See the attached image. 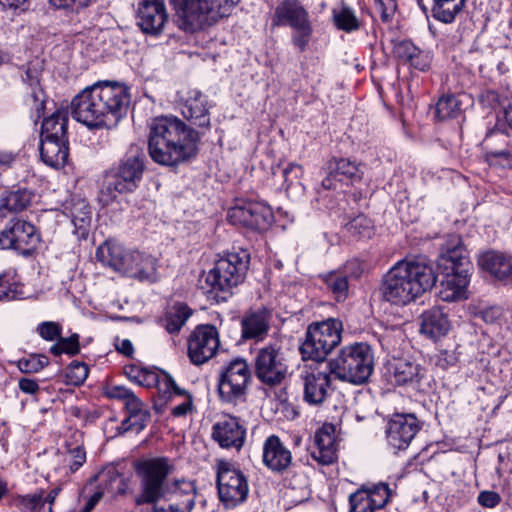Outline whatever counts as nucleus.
Segmentation results:
<instances>
[{"label":"nucleus","mask_w":512,"mask_h":512,"mask_svg":"<svg viewBox=\"0 0 512 512\" xmlns=\"http://www.w3.org/2000/svg\"><path fill=\"white\" fill-rule=\"evenodd\" d=\"M130 98L118 82L99 81L78 93L71 102L73 118L89 128L116 125L126 114Z\"/></svg>","instance_id":"f257e3e1"},{"label":"nucleus","mask_w":512,"mask_h":512,"mask_svg":"<svg viewBox=\"0 0 512 512\" xmlns=\"http://www.w3.org/2000/svg\"><path fill=\"white\" fill-rule=\"evenodd\" d=\"M436 283L433 268L421 261L400 260L383 276L380 294L384 301L406 306Z\"/></svg>","instance_id":"f03ea898"},{"label":"nucleus","mask_w":512,"mask_h":512,"mask_svg":"<svg viewBox=\"0 0 512 512\" xmlns=\"http://www.w3.org/2000/svg\"><path fill=\"white\" fill-rule=\"evenodd\" d=\"M133 468L139 480V492L134 499L137 506L161 501L163 496L176 491V483L190 482L185 479L168 481L175 467L167 457L142 458L133 463Z\"/></svg>","instance_id":"7ed1b4c3"},{"label":"nucleus","mask_w":512,"mask_h":512,"mask_svg":"<svg viewBox=\"0 0 512 512\" xmlns=\"http://www.w3.org/2000/svg\"><path fill=\"white\" fill-rule=\"evenodd\" d=\"M144 153L137 145H132L118 167L107 171L99 191V201L108 205L119 194L134 191L144 171Z\"/></svg>","instance_id":"20e7f679"},{"label":"nucleus","mask_w":512,"mask_h":512,"mask_svg":"<svg viewBox=\"0 0 512 512\" xmlns=\"http://www.w3.org/2000/svg\"><path fill=\"white\" fill-rule=\"evenodd\" d=\"M176 12L178 27L196 32L231 14L240 0H170Z\"/></svg>","instance_id":"39448f33"},{"label":"nucleus","mask_w":512,"mask_h":512,"mask_svg":"<svg viewBox=\"0 0 512 512\" xmlns=\"http://www.w3.org/2000/svg\"><path fill=\"white\" fill-rule=\"evenodd\" d=\"M439 265L445 269L440 282L439 297L446 302L467 299L472 265L460 240L441 256Z\"/></svg>","instance_id":"423d86ee"},{"label":"nucleus","mask_w":512,"mask_h":512,"mask_svg":"<svg viewBox=\"0 0 512 512\" xmlns=\"http://www.w3.org/2000/svg\"><path fill=\"white\" fill-rule=\"evenodd\" d=\"M96 258L114 271L139 280L152 279L157 260L140 251H127L120 244L105 242L96 251Z\"/></svg>","instance_id":"0eeeda50"},{"label":"nucleus","mask_w":512,"mask_h":512,"mask_svg":"<svg viewBox=\"0 0 512 512\" xmlns=\"http://www.w3.org/2000/svg\"><path fill=\"white\" fill-rule=\"evenodd\" d=\"M331 374L341 381L361 385L368 381L374 369L371 347L366 343H355L343 347L338 355L328 362Z\"/></svg>","instance_id":"6e6552de"},{"label":"nucleus","mask_w":512,"mask_h":512,"mask_svg":"<svg viewBox=\"0 0 512 512\" xmlns=\"http://www.w3.org/2000/svg\"><path fill=\"white\" fill-rule=\"evenodd\" d=\"M342 330V322L334 318L310 324L300 348L303 357L323 361L340 344Z\"/></svg>","instance_id":"1a4fd4ad"},{"label":"nucleus","mask_w":512,"mask_h":512,"mask_svg":"<svg viewBox=\"0 0 512 512\" xmlns=\"http://www.w3.org/2000/svg\"><path fill=\"white\" fill-rule=\"evenodd\" d=\"M248 264L249 254L246 251L228 253L220 258L205 279L209 292H229L243 281Z\"/></svg>","instance_id":"9d476101"},{"label":"nucleus","mask_w":512,"mask_h":512,"mask_svg":"<svg viewBox=\"0 0 512 512\" xmlns=\"http://www.w3.org/2000/svg\"><path fill=\"white\" fill-rule=\"evenodd\" d=\"M135 379L141 385L156 384L160 399L164 403L174 404L171 409L173 416L183 417L192 411L193 398L191 394L180 388L170 374L163 372L158 375L154 372L140 371Z\"/></svg>","instance_id":"9b49d317"},{"label":"nucleus","mask_w":512,"mask_h":512,"mask_svg":"<svg viewBox=\"0 0 512 512\" xmlns=\"http://www.w3.org/2000/svg\"><path fill=\"white\" fill-rule=\"evenodd\" d=\"M217 489L219 499L226 508H234L243 503L249 493L246 476L226 460L217 462Z\"/></svg>","instance_id":"f8f14e48"},{"label":"nucleus","mask_w":512,"mask_h":512,"mask_svg":"<svg viewBox=\"0 0 512 512\" xmlns=\"http://www.w3.org/2000/svg\"><path fill=\"white\" fill-rule=\"evenodd\" d=\"M253 364L256 377L265 385H278L288 375L287 360L281 348L276 345H267L257 349Z\"/></svg>","instance_id":"ddd939ff"},{"label":"nucleus","mask_w":512,"mask_h":512,"mask_svg":"<svg viewBox=\"0 0 512 512\" xmlns=\"http://www.w3.org/2000/svg\"><path fill=\"white\" fill-rule=\"evenodd\" d=\"M251 379L245 359L236 358L223 367L218 381V393L222 401L236 403L243 400Z\"/></svg>","instance_id":"4468645a"},{"label":"nucleus","mask_w":512,"mask_h":512,"mask_svg":"<svg viewBox=\"0 0 512 512\" xmlns=\"http://www.w3.org/2000/svg\"><path fill=\"white\" fill-rule=\"evenodd\" d=\"M219 345V334L214 326H198L189 337L188 356L193 364L202 365L215 356Z\"/></svg>","instance_id":"2eb2a0df"},{"label":"nucleus","mask_w":512,"mask_h":512,"mask_svg":"<svg viewBox=\"0 0 512 512\" xmlns=\"http://www.w3.org/2000/svg\"><path fill=\"white\" fill-rule=\"evenodd\" d=\"M38 239L35 226L17 218L11 219L0 232V246L3 249H14L21 253L29 252Z\"/></svg>","instance_id":"dca6fc26"},{"label":"nucleus","mask_w":512,"mask_h":512,"mask_svg":"<svg viewBox=\"0 0 512 512\" xmlns=\"http://www.w3.org/2000/svg\"><path fill=\"white\" fill-rule=\"evenodd\" d=\"M420 430V424L414 414L396 413L386 426V440L395 451L405 450Z\"/></svg>","instance_id":"f3484780"},{"label":"nucleus","mask_w":512,"mask_h":512,"mask_svg":"<svg viewBox=\"0 0 512 512\" xmlns=\"http://www.w3.org/2000/svg\"><path fill=\"white\" fill-rule=\"evenodd\" d=\"M228 218L234 225H242L253 230L263 231L272 224L274 216L271 208L266 204L249 202L230 209Z\"/></svg>","instance_id":"a211bd4d"},{"label":"nucleus","mask_w":512,"mask_h":512,"mask_svg":"<svg viewBox=\"0 0 512 512\" xmlns=\"http://www.w3.org/2000/svg\"><path fill=\"white\" fill-rule=\"evenodd\" d=\"M164 0H139L136 10L137 24L145 33L157 36L168 22Z\"/></svg>","instance_id":"6ab92c4d"},{"label":"nucleus","mask_w":512,"mask_h":512,"mask_svg":"<svg viewBox=\"0 0 512 512\" xmlns=\"http://www.w3.org/2000/svg\"><path fill=\"white\" fill-rule=\"evenodd\" d=\"M300 378L303 382L304 400L311 405L323 403L330 386L329 374L322 371L317 364H304L300 368Z\"/></svg>","instance_id":"aec40b11"},{"label":"nucleus","mask_w":512,"mask_h":512,"mask_svg":"<svg viewBox=\"0 0 512 512\" xmlns=\"http://www.w3.org/2000/svg\"><path fill=\"white\" fill-rule=\"evenodd\" d=\"M175 485L176 491L163 496V502L148 503L147 505H152L148 512H191L196 501L194 482H180Z\"/></svg>","instance_id":"412c9836"},{"label":"nucleus","mask_w":512,"mask_h":512,"mask_svg":"<svg viewBox=\"0 0 512 512\" xmlns=\"http://www.w3.org/2000/svg\"><path fill=\"white\" fill-rule=\"evenodd\" d=\"M148 140V151L150 157L158 164L173 166L184 162L196 155V141H187L182 144H170L161 141Z\"/></svg>","instance_id":"4be33fe9"},{"label":"nucleus","mask_w":512,"mask_h":512,"mask_svg":"<svg viewBox=\"0 0 512 512\" xmlns=\"http://www.w3.org/2000/svg\"><path fill=\"white\" fill-rule=\"evenodd\" d=\"M148 140H154L156 143L161 141V144L163 141L170 144L196 141L181 120L170 117H159L152 121Z\"/></svg>","instance_id":"5701e85b"},{"label":"nucleus","mask_w":512,"mask_h":512,"mask_svg":"<svg viewBox=\"0 0 512 512\" xmlns=\"http://www.w3.org/2000/svg\"><path fill=\"white\" fill-rule=\"evenodd\" d=\"M246 429L237 417L223 416L212 428V438L221 448L240 450L244 444Z\"/></svg>","instance_id":"b1692460"},{"label":"nucleus","mask_w":512,"mask_h":512,"mask_svg":"<svg viewBox=\"0 0 512 512\" xmlns=\"http://www.w3.org/2000/svg\"><path fill=\"white\" fill-rule=\"evenodd\" d=\"M181 113L198 127L208 128L210 125L207 97L196 89L181 96Z\"/></svg>","instance_id":"393cba45"},{"label":"nucleus","mask_w":512,"mask_h":512,"mask_svg":"<svg viewBox=\"0 0 512 512\" xmlns=\"http://www.w3.org/2000/svg\"><path fill=\"white\" fill-rule=\"evenodd\" d=\"M262 458L264 465L277 473L286 471L292 463L291 451L276 435H271L264 441Z\"/></svg>","instance_id":"a878e982"},{"label":"nucleus","mask_w":512,"mask_h":512,"mask_svg":"<svg viewBox=\"0 0 512 512\" xmlns=\"http://www.w3.org/2000/svg\"><path fill=\"white\" fill-rule=\"evenodd\" d=\"M388 370L397 385L419 383L425 374V369L411 357L393 358Z\"/></svg>","instance_id":"bb28decb"},{"label":"nucleus","mask_w":512,"mask_h":512,"mask_svg":"<svg viewBox=\"0 0 512 512\" xmlns=\"http://www.w3.org/2000/svg\"><path fill=\"white\" fill-rule=\"evenodd\" d=\"M485 159L491 166L512 167V152L508 148L507 137L503 133L492 132L484 141Z\"/></svg>","instance_id":"cd10ccee"},{"label":"nucleus","mask_w":512,"mask_h":512,"mask_svg":"<svg viewBox=\"0 0 512 512\" xmlns=\"http://www.w3.org/2000/svg\"><path fill=\"white\" fill-rule=\"evenodd\" d=\"M308 21H310L309 14L299 1L283 0L275 8L272 25H288L293 29Z\"/></svg>","instance_id":"c85d7f7f"},{"label":"nucleus","mask_w":512,"mask_h":512,"mask_svg":"<svg viewBox=\"0 0 512 512\" xmlns=\"http://www.w3.org/2000/svg\"><path fill=\"white\" fill-rule=\"evenodd\" d=\"M481 269L500 281L512 280V256L503 252L487 251L478 258Z\"/></svg>","instance_id":"c756f323"},{"label":"nucleus","mask_w":512,"mask_h":512,"mask_svg":"<svg viewBox=\"0 0 512 512\" xmlns=\"http://www.w3.org/2000/svg\"><path fill=\"white\" fill-rule=\"evenodd\" d=\"M315 446L312 457L323 465H328L336 459V444L332 426H324L315 433Z\"/></svg>","instance_id":"7c9ffc66"},{"label":"nucleus","mask_w":512,"mask_h":512,"mask_svg":"<svg viewBox=\"0 0 512 512\" xmlns=\"http://www.w3.org/2000/svg\"><path fill=\"white\" fill-rule=\"evenodd\" d=\"M450 322L447 315L439 307L424 311L421 315L420 332L431 339H438L447 334Z\"/></svg>","instance_id":"2f4dec72"},{"label":"nucleus","mask_w":512,"mask_h":512,"mask_svg":"<svg viewBox=\"0 0 512 512\" xmlns=\"http://www.w3.org/2000/svg\"><path fill=\"white\" fill-rule=\"evenodd\" d=\"M40 155L42 161L55 169L65 166L69 156L68 141L41 138Z\"/></svg>","instance_id":"473e14b6"},{"label":"nucleus","mask_w":512,"mask_h":512,"mask_svg":"<svg viewBox=\"0 0 512 512\" xmlns=\"http://www.w3.org/2000/svg\"><path fill=\"white\" fill-rule=\"evenodd\" d=\"M128 417L122 421L121 429L126 432L132 429L142 430L150 418L149 412L144 407L143 402L132 392L124 401Z\"/></svg>","instance_id":"72a5a7b5"},{"label":"nucleus","mask_w":512,"mask_h":512,"mask_svg":"<svg viewBox=\"0 0 512 512\" xmlns=\"http://www.w3.org/2000/svg\"><path fill=\"white\" fill-rule=\"evenodd\" d=\"M270 315L261 310L252 312L242 319V337L244 339H262L269 330Z\"/></svg>","instance_id":"f704fd0d"},{"label":"nucleus","mask_w":512,"mask_h":512,"mask_svg":"<svg viewBox=\"0 0 512 512\" xmlns=\"http://www.w3.org/2000/svg\"><path fill=\"white\" fill-rule=\"evenodd\" d=\"M32 199V194L25 188L4 191L0 196V216L25 210Z\"/></svg>","instance_id":"c9c22d12"},{"label":"nucleus","mask_w":512,"mask_h":512,"mask_svg":"<svg viewBox=\"0 0 512 512\" xmlns=\"http://www.w3.org/2000/svg\"><path fill=\"white\" fill-rule=\"evenodd\" d=\"M67 124V113L63 110H57L51 116L43 120L41 138L68 141Z\"/></svg>","instance_id":"e433bc0d"},{"label":"nucleus","mask_w":512,"mask_h":512,"mask_svg":"<svg viewBox=\"0 0 512 512\" xmlns=\"http://www.w3.org/2000/svg\"><path fill=\"white\" fill-rule=\"evenodd\" d=\"M192 313V309L187 304L176 302L166 309L162 318V326L170 334L178 333Z\"/></svg>","instance_id":"4c0bfd02"},{"label":"nucleus","mask_w":512,"mask_h":512,"mask_svg":"<svg viewBox=\"0 0 512 512\" xmlns=\"http://www.w3.org/2000/svg\"><path fill=\"white\" fill-rule=\"evenodd\" d=\"M481 100L491 107H499L498 123L512 129V95L500 96L497 92L489 90L481 94Z\"/></svg>","instance_id":"58836bf2"},{"label":"nucleus","mask_w":512,"mask_h":512,"mask_svg":"<svg viewBox=\"0 0 512 512\" xmlns=\"http://www.w3.org/2000/svg\"><path fill=\"white\" fill-rule=\"evenodd\" d=\"M467 0H431V14L434 19L445 24L453 23Z\"/></svg>","instance_id":"ea45409f"},{"label":"nucleus","mask_w":512,"mask_h":512,"mask_svg":"<svg viewBox=\"0 0 512 512\" xmlns=\"http://www.w3.org/2000/svg\"><path fill=\"white\" fill-rule=\"evenodd\" d=\"M332 20L337 29L347 33L357 31L361 26L355 10L344 1L332 9Z\"/></svg>","instance_id":"a19ab883"},{"label":"nucleus","mask_w":512,"mask_h":512,"mask_svg":"<svg viewBox=\"0 0 512 512\" xmlns=\"http://www.w3.org/2000/svg\"><path fill=\"white\" fill-rule=\"evenodd\" d=\"M328 170L337 177L340 176V180L346 179L351 182L360 181L364 173L361 164L347 158H334L330 160L328 162Z\"/></svg>","instance_id":"79ce46f5"},{"label":"nucleus","mask_w":512,"mask_h":512,"mask_svg":"<svg viewBox=\"0 0 512 512\" xmlns=\"http://www.w3.org/2000/svg\"><path fill=\"white\" fill-rule=\"evenodd\" d=\"M98 489L111 493L124 492V480L114 467H107L95 475Z\"/></svg>","instance_id":"37998d69"},{"label":"nucleus","mask_w":512,"mask_h":512,"mask_svg":"<svg viewBox=\"0 0 512 512\" xmlns=\"http://www.w3.org/2000/svg\"><path fill=\"white\" fill-rule=\"evenodd\" d=\"M70 215L76 232L81 236L86 235L91 224L89 205L84 200L76 201L70 209Z\"/></svg>","instance_id":"c03bdc74"},{"label":"nucleus","mask_w":512,"mask_h":512,"mask_svg":"<svg viewBox=\"0 0 512 512\" xmlns=\"http://www.w3.org/2000/svg\"><path fill=\"white\" fill-rule=\"evenodd\" d=\"M324 282L337 301H344L348 297V278L343 272L334 271L326 274Z\"/></svg>","instance_id":"a18cd8bd"},{"label":"nucleus","mask_w":512,"mask_h":512,"mask_svg":"<svg viewBox=\"0 0 512 512\" xmlns=\"http://www.w3.org/2000/svg\"><path fill=\"white\" fill-rule=\"evenodd\" d=\"M14 505L21 512H42L44 511L43 490L40 489L33 494L17 496L14 498Z\"/></svg>","instance_id":"49530a36"},{"label":"nucleus","mask_w":512,"mask_h":512,"mask_svg":"<svg viewBox=\"0 0 512 512\" xmlns=\"http://www.w3.org/2000/svg\"><path fill=\"white\" fill-rule=\"evenodd\" d=\"M459 113L460 104L453 95H444L436 103L435 115L440 120L455 118Z\"/></svg>","instance_id":"de8ad7c7"},{"label":"nucleus","mask_w":512,"mask_h":512,"mask_svg":"<svg viewBox=\"0 0 512 512\" xmlns=\"http://www.w3.org/2000/svg\"><path fill=\"white\" fill-rule=\"evenodd\" d=\"M346 228L351 235L360 238H370L373 235V223L365 215H358L352 219Z\"/></svg>","instance_id":"09e8293b"},{"label":"nucleus","mask_w":512,"mask_h":512,"mask_svg":"<svg viewBox=\"0 0 512 512\" xmlns=\"http://www.w3.org/2000/svg\"><path fill=\"white\" fill-rule=\"evenodd\" d=\"M79 350L80 346L78 334H73L67 338L60 336L57 342L50 347V352L55 356L61 355L62 353L76 355Z\"/></svg>","instance_id":"8fccbe9b"},{"label":"nucleus","mask_w":512,"mask_h":512,"mask_svg":"<svg viewBox=\"0 0 512 512\" xmlns=\"http://www.w3.org/2000/svg\"><path fill=\"white\" fill-rule=\"evenodd\" d=\"M49 364L45 355L31 354L28 357L18 360L17 367L23 373H37Z\"/></svg>","instance_id":"3c124183"},{"label":"nucleus","mask_w":512,"mask_h":512,"mask_svg":"<svg viewBox=\"0 0 512 512\" xmlns=\"http://www.w3.org/2000/svg\"><path fill=\"white\" fill-rule=\"evenodd\" d=\"M349 512H374L375 508L369 501L368 491L360 489L349 497Z\"/></svg>","instance_id":"603ef678"},{"label":"nucleus","mask_w":512,"mask_h":512,"mask_svg":"<svg viewBox=\"0 0 512 512\" xmlns=\"http://www.w3.org/2000/svg\"><path fill=\"white\" fill-rule=\"evenodd\" d=\"M391 496V490L385 483H379L372 490L368 491L369 501L375 508H383L389 501Z\"/></svg>","instance_id":"864d4df0"},{"label":"nucleus","mask_w":512,"mask_h":512,"mask_svg":"<svg viewBox=\"0 0 512 512\" xmlns=\"http://www.w3.org/2000/svg\"><path fill=\"white\" fill-rule=\"evenodd\" d=\"M293 34H292V43L293 45L301 52H303L312 35V25L311 22L308 21L296 28H293Z\"/></svg>","instance_id":"5fc2aeb1"},{"label":"nucleus","mask_w":512,"mask_h":512,"mask_svg":"<svg viewBox=\"0 0 512 512\" xmlns=\"http://www.w3.org/2000/svg\"><path fill=\"white\" fill-rule=\"evenodd\" d=\"M31 92L27 95L25 102L33 110L37 118H40L45 104V95L43 90L38 87H30Z\"/></svg>","instance_id":"6e6d98bb"},{"label":"nucleus","mask_w":512,"mask_h":512,"mask_svg":"<svg viewBox=\"0 0 512 512\" xmlns=\"http://www.w3.org/2000/svg\"><path fill=\"white\" fill-rule=\"evenodd\" d=\"M86 461V453L82 446L78 445L69 449L65 456V462L69 464L71 472L77 471Z\"/></svg>","instance_id":"4d7b16f0"},{"label":"nucleus","mask_w":512,"mask_h":512,"mask_svg":"<svg viewBox=\"0 0 512 512\" xmlns=\"http://www.w3.org/2000/svg\"><path fill=\"white\" fill-rule=\"evenodd\" d=\"M37 331L47 341L58 340L61 336V326L56 322H43L38 326Z\"/></svg>","instance_id":"13d9d810"},{"label":"nucleus","mask_w":512,"mask_h":512,"mask_svg":"<svg viewBox=\"0 0 512 512\" xmlns=\"http://www.w3.org/2000/svg\"><path fill=\"white\" fill-rule=\"evenodd\" d=\"M394 53L399 59L408 62L418 53V48L411 41L404 40L394 46Z\"/></svg>","instance_id":"bf43d9fd"},{"label":"nucleus","mask_w":512,"mask_h":512,"mask_svg":"<svg viewBox=\"0 0 512 512\" xmlns=\"http://www.w3.org/2000/svg\"><path fill=\"white\" fill-rule=\"evenodd\" d=\"M88 367L81 362H74L70 365L69 377L73 380L74 384H80L88 377Z\"/></svg>","instance_id":"052dcab7"},{"label":"nucleus","mask_w":512,"mask_h":512,"mask_svg":"<svg viewBox=\"0 0 512 512\" xmlns=\"http://www.w3.org/2000/svg\"><path fill=\"white\" fill-rule=\"evenodd\" d=\"M303 174V168L299 164L289 163L283 170L284 182L288 189L296 180H298Z\"/></svg>","instance_id":"680f3d73"},{"label":"nucleus","mask_w":512,"mask_h":512,"mask_svg":"<svg viewBox=\"0 0 512 512\" xmlns=\"http://www.w3.org/2000/svg\"><path fill=\"white\" fill-rule=\"evenodd\" d=\"M383 21H388L397 9L396 0H375Z\"/></svg>","instance_id":"e2e57ef3"},{"label":"nucleus","mask_w":512,"mask_h":512,"mask_svg":"<svg viewBox=\"0 0 512 512\" xmlns=\"http://www.w3.org/2000/svg\"><path fill=\"white\" fill-rule=\"evenodd\" d=\"M478 502L484 507L493 508L500 502V497L496 492L483 491L478 496Z\"/></svg>","instance_id":"0e129e2a"},{"label":"nucleus","mask_w":512,"mask_h":512,"mask_svg":"<svg viewBox=\"0 0 512 512\" xmlns=\"http://www.w3.org/2000/svg\"><path fill=\"white\" fill-rule=\"evenodd\" d=\"M408 63L420 71H425L429 67L428 55L418 49V53H415Z\"/></svg>","instance_id":"69168bd1"},{"label":"nucleus","mask_w":512,"mask_h":512,"mask_svg":"<svg viewBox=\"0 0 512 512\" xmlns=\"http://www.w3.org/2000/svg\"><path fill=\"white\" fill-rule=\"evenodd\" d=\"M457 357L453 352L441 351L437 356V366L447 369L450 366H454L457 363Z\"/></svg>","instance_id":"338daca9"},{"label":"nucleus","mask_w":512,"mask_h":512,"mask_svg":"<svg viewBox=\"0 0 512 512\" xmlns=\"http://www.w3.org/2000/svg\"><path fill=\"white\" fill-rule=\"evenodd\" d=\"M19 389L29 395H34L39 391V385L36 380L30 378H20L18 381Z\"/></svg>","instance_id":"774afa93"}]
</instances>
